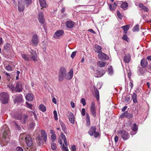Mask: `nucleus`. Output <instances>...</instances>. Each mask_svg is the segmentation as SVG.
<instances>
[{
    "label": "nucleus",
    "instance_id": "1",
    "mask_svg": "<svg viewBox=\"0 0 151 151\" xmlns=\"http://www.w3.org/2000/svg\"><path fill=\"white\" fill-rule=\"evenodd\" d=\"M1 132L3 133L2 137L4 140L6 142L9 141V136L10 132L8 130V128L6 126L5 127L4 126L1 129Z\"/></svg>",
    "mask_w": 151,
    "mask_h": 151
},
{
    "label": "nucleus",
    "instance_id": "2",
    "mask_svg": "<svg viewBox=\"0 0 151 151\" xmlns=\"http://www.w3.org/2000/svg\"><path fill=\"white\" fill-rule=\"evenodd\" d=\"M66 69L64 67L60 68L58 75L59 81H61L63 80L66 76Z\"/></svg>",
    "mask_w": 151,
    "mask_h": 151
},
{
    "label": "nucleus",
    "instance_id": "3",
    "mask_svg": "<svg viewBox=\"0 0 151 151\" xmlns=\"http://www.w3.org/2000/svg\"><path fill=\"white\" fill-rule=\"evenodd\" d=\"M9 99V96L7 93L4 92L0 93V100L2 104H7Z\"/></svg>",
    "mask_w": 151,
    "mask_h": 151
},
{
    "label": "nucleus",
    "instance_id": "4",
    "mask_svg": "<svg viewBox=\"0 0 151 151\" xmlns=\"http://www.w3.org/2000/svg\"><path fill=\"white\" fill-rule=\"evenodd\" d=\"M41 132L42 137L38 135L37 137L38 139L40 142L44 141L46 142L47 139V133L45 130H41Z\"/></svg>",
    "mask_w": 151,
    "mask_h": 151
},
{
    "label": "nucleus",
    "instance_id": "5",
    "mask_svg": "<svg viewBox=\"0 0 151 151\" xmlns=\"http://www.w3.org/2000/svg\"><path fill=\"white\" fill-rule=\"evenodd\" d=\"M96 109L94 102H92L90 107V111L91 114L94 117H95L96 115Z\"/></svg>",
    "mask_w": 151,
    "mask_h": 151
},
{
    "label": "nucleus",
    "instance_id": "6",
    "mask_svg": "<svg viewBox=\"0 0 151 151\" xmlns=\"http://www.w3.org/2000/svg\"><path fill=\"white\" fill-rule=\"evenodd\" d=\"M118 133L121 135L122 137L124 140L127 139L129 137V134L125 130H119L118 131Z\"/></svg>",
    "mask_w": 151,
    "mask_h": 151
},
{
    "label": "nucleus",
    "instance_id": "7",
    "mask_svg": "<svg viewBox=\"0 0 151 151\" xmlns=\"http://www.w3.org/2000/svg\"><path fill=\"white\" fill-rule=\"evenodd\" d=\"M25 140L26 144L28 147H30L32 145V140L30 135L27 134Z\"/></svg>",
    "mask_w": 151,
    "mask_h": 151
},
{
    "label": "nucleus",
    "instance_id": "8",
    "mask_svg": "<svg viewBox=\"0 0 151 151\" xmlns=\"http://www.w3.org/2000/svg\"><path fill=\"white\" fill-rule=\"evenodd\" d=\"M31 42L35 46H36L37 45L39 40L38 37L37 35H34L32 36Z\"/></svg>",
    "mask_w": 151,
    "mask_h": 151
},
{
    "label": "nucleus",
    "instance_id": "9",
    "mask_svg": "<svg viewBox=\"0 0 151 151\" xmlns=\"http://www.w3.org/2000/svg\"><path fill=\"white\" fill-rule=\"evenodd\" d=\"M98 57L102 61L108 60L109 59V57L107 55L102 52L99 53Z\"/></svg>",
    "mask_w": 151,
    "mask_h": 151
},
{
    "label": "nucleus",
    "instance_id": "10",
    "mask_svg": "<svg viewBox=\"0 0 151 151\" xmlns=\"http://www.w3.org/2000/svg\"><path fill=\"white\" fill-rule=\"evenodd\" d=\"M124 117L130 119L132 118V114L129 113L128 111H125L119 117L122 118Z\"/></svg>",
    "mask_w": 151,
    "mask_h": 151
},
{
    "label": "nucleus",
    "instance_id": "11",
    "mask_svg": "<svg viewBox=\"0 0 151 151\" xmlns=\"http://www.w3.org/2000/svg\"><path fill=\"white\" fill-rule=\"evenodd\" d=\"M22 96L21 94H19L17 95L15 97L14 100V103L16 102H21L23 101Z\"/></svg>",
    "mask_w": 151,
    "mask_h": 151
},
{
    "label": "nucleus",
    "instance_id": "12",
    "mask_svg": "<svg viewBox=\"0 0 151 151\" xmlns=\"http://www.w3.org/2000/svg\"><path fill=\"white\" fill-rule=\"evenodd\" d=\"M44 14L42 12H40L38 13V20L41 24H43L45 22V19L44 17Z\"/></svg>",
    "mask_w": 151,
    "mask_h": 151
},
{
    "label": "nucleus",
    "instance_id": "13",
    "mask_svg": "<svg viewBox=\"0 0 151 151\" xmlns=\"http://www.w3.org/2000/svg\"><path fill=\"white\" fill-rule=\"evenodd\" d=\"M15 92H20L22 91V84L20 82L17 83L15 87Z\"/></svg>",
    "mask_w": 151,
    "mask_h": 151
},
{
    "label": "nucleus",
    "instance_id": "14",
    "mask_svg": "<svg viewBox=\"0 0 151 151\" xmlns=\"http://www.w3.org/2000/svg\"><path fill=\"white\" fill-rule=\"evenodd\" d=\"M75 23L72 21L70 20L67 21L65 22V25L67 27L69 28H73L74 26Z\"/></svg>",
    "mask_w": 151,
    "mask_h": 151
},
{
    "label": "nucleus",
    "instance_id": "15",
    "mask_svg": "<svg viewBox=\"0 0 151 151\" xmlns=\"http://www.w3.org/2000/svg\"><path fill=\"white\" fill-rule=\"evenodd\" d=\"M73 70L71 69L67 74L66 73V76L65 78L68 80H70L72 79L73 76Z\"/></svg>",
    "mask_w": 151,
    "mask_h": 151
},
{
    "label": "nucleus",
    "instance_id": "16",
    "mask_svg": "<svg viewBox=\"0 0 151 151\" xmlns=\"http://www.w3.org/2000/svg\"><path fill=\"white\" fill-rule=\"evenodd\" d=\"M96 127L91 126L88 132V134L91 136H93L96 131Z\"/></svg>",
    "mask_w": 151,
    "mask_h": 151
},
{
    "label": "nucleus",
    "instance_id": "17",
    "mask_svg": "<svg viewBox=\"0 0 151 151\" xmlns=\"http://www.w3.org/2000/svg\"><path fill=\"white\" fill-rule=\"evenodd\" d=\"M141 65L143 68L147 67L148 62L147 60L144 58L142 59L141 61Z\"/></svg>",
    "mask_w": 151,
    "mask_h": 151
},
{
    "label": "nucleus",
    "instance_id": "18",
    "mask_svg": "<svg viewBox=\"0 0 151 151\" xmlns=\"http://www.w3.org/2000/svg\"><path fill=\"white\" fill-rule=\"evenodd\" d=\"M86 125L87 127H89L90 126V116L88 113H86Z\"/></svg>",
    "mask_w": 151,
    "mask_h": 151
},
{
    "label": "nucleus",
    "instance_id": "19",
    "mask_svg": "<svg viewBox=\"0 0 151 151\" xmlns=\"http://www.w3.org/2000/svg\"><path fill=\"white\" fill-rule=\"evenodd\" d=\"M68 117L69 121L72 124H74V114L73 113L70 112L68 116Z\"/></svg>",
    "mask_w": 151,
    "mask_h": 151
},
{
    "label": "nucleus",
    "instance_id": "20",
    "mask_svg": "<svg viewBox=\"0 0 151 151\" xmlns=\"http://www.w3.org/2000/svg\"><path fill=\"white\" fill-rule=\"evenodd\" d=\"M33 95L32 93H29L27 94L26 98L28 101H30L33 100Z\"/></svg>",
    "mask_w": 151,
    "mask_h": 151
},
{
    "label": "nucleus",
    "instance_id": "21",
    "mask_svg": "<svg viewBox=\"0 0 151 151\" xmlns=\"http://www.w3.org/2000/svg\"><path fill=\"white\" fill-rule=\"evenodd\" d=\"M94 89L96 98L97 100H99V91L96 87H94Z\"/></svg>",
    "mask_w": 151,
    "mask_h": 151
},
{
    "label": "nucleus",
    "instance_id": "22",
    "mask_svg": "<svg viewBox=\"0 0 151 151\" xmlns=\"http://www.w3.org/2000/svg\"><path fill=\"white\" fill-rule=\"evenodd\" d=\"M28 116L26 114H24L23 116H22V123L23 124H25L28 119Z\"/></svg>",
    "mask_w": 151,
    "mask_h": 151
},
{
    "label": "nucleus",
    "instance_id": "23",
    "mask_svg": "<svg viewBox=\"0 0 151 151\" xmlns=\"http://www.w3.org/2000/svg\"><path fill=\"white\" fill-rule=\"evenodd\" d=\"M138 127L135 123L133 124V135H134L137 133Z\"/></svg>",
    "mask_w": 151,
    "mask_h": 151
},
{
    "label": "nucleus",
    "instance_id": "24",
    "mask_svg": "<svg viewBox=\"0 0 151 151\" xmlns=\"http://www.w3.org/2000/svg\"><path fill=\"white\" fill-rule=\"evenodd\" d=\"M60 124L62 127V129L65 133H67V130L66 129V127L65 124L61 121L60 120Z\"/></svg>",
    "mask_w": 151,
    "mask_h": 151
},
{
    "label": "nucleus",
    "instance_id": "25",
    "mask_svg": "<svg viewBox=\"0 0 151 151\" xmlns=\"http://www.w3.org/2000/svg\"><path fill=\"white\" fill-rule=\"evenodd\" d=\"M130 58L131 56L130 54L126 55L124 58V60L126 63H129L130 61Z\"/></svg>",
    "mask_w": 151,
    "mask_h": 151
},
{
    "label": "nucleus",
    "instance_id": "26",
    "mask_svg": "<svg viewBox=\"0 0 151 151\" xmlns=\"http://www.w3.org/2000/svg\"><path fill=\"white\" fill-rule=\"evenodd\" d=\"M39 2L40 5L42 8H45L46 7L47 4L45 0H39Z\"/></svg>",
    "mask_w": 151,
    "mask_h": 151
},
{
    "label": "nucleus",
    "instance_id": "27",
    "mask_svg": "<svg viewBox=\"0 0 151 151\" xmlns=\"http://www.w3.org/2000/svg\"><path fill=\"white\" fill-rule=\"evenodd\" d=\"M139 6L143 10L145 11L148 12L149 11L148 8L146 7L142 3L139 4Z\"/></svg>",
    "mask_w": 151,
    "mask_h": 151
},
{
    "label": "nucleus",
    "instance_id": "28",
    "mask_svg": "<svg viewBox=\"0 0 151 151\" xmlns=\"http://www.w3.org/2000/svg\"><path fill=\"white\" fill-rule=\"evenodd\" d=\"M22 58L24 60L27 61H31V59L29 57V55L24 54H22L21 55Z\"/></svg>",
    "mask_w": 151,
    "mask_h": 151
},
{
    "label": "nucleus",
    "instance_id": "29",
    "mask_svg": "<svg viewBox=\"0 0 151 151\" xmlns=\"http://www.w3.org/2000/svg\"><path fill=\"white\" fill-rule=\"evenodd\" d=\"M104 73V72L101 73V72L98 70H96L95 73V76L96 77H101L103 76Z\"/></svg>",
    "mask_w": 151,
    "mask_h": 151
},
{
    "label": "nucleus",
    "instance_id": "30",
    "mask_svg": "<svg viewBox=\"0 0 151 151\" xmlns=\"http://www.w3.org/2000/svg\"><path fill=\"white\" fill-rule=\"evenodd\" d=\"M24 9V6L19 2L18 4V9L19 12H23Z\"/></svg>",
    "mask_w": 151,
    "mask_h": 151
},
{
    "label": "nucleus",
    "instance_id": "31",
    "mask_svg": "<svg viewBox=\"0 0 151 151\" xmlns=\"http://www.w3.org/2000/svg\"><path fill=\"white\" fill-rule=\"evenodd\" d=\"M95 52L99 53L101 52V47L99 45H96L95 46Z\"/></svg>",
    "mask_w": 151,
    "mask_h": 151
},
{
    "label": "nucleus",
    "instance_id": "32",
    "mask_svg": "<svg viewBox=\"0 0 151 151\" xmlns=\"http://www.w3.org/2000/svg\"><path fill=\"white\" fill-rule=\"evenodd\" d=\"M61 135L62 139L63 140L64 142V143L65 145L67 146V139L66 137L63 132H61Z\"/></svg>",
    "mask_w": 151,
    "mask_h": 151
},
{
    "label": "nucleus",
    "instance_id": "33",
    "mask_svg": "<svg viewBox=\"0 0 151 151\" xmlns=\"http://www.w3.org/2000/svg\"><path fill=\"white\" fill-rule=\"evenodd\" d=\"M14 118L17 120H22V114H16L14 116Z\"/></svg>",
    "mask_w": 151,
    "mask_h": 151
},
{
    "label": "nucleus",
    "instance_id": "34",
    "mask_svg": "<svg viewBox=\"0 0 151 151\" xmlns=\"http://www.w3.org/2000/svg\"><path fill=\"white\" fill-rule=\"evenodd\" d=\"M129 25H127L121 27V28L124 30V33H127V30L129 27Z\"/></svg>",
    "mask_w": 151,
    "mask_h": 151
},
{
    "label": "nucleus",
    "instance_id": "35",
    "mask_svg": "<svg viewBox=\"0 0 151 151\" xmlns=\"http://www.w3.org/2000/svg\"><path fill=\"white\" fill-rule=\"evenodd\" d=\"M39 109L41 111L43 112H45L46 110L45 106L43 104L40 105Z\"/></svg>",
    "mask_w": 151,
    "mask_h": 151
},
{
    "label": "nucleus",
    "instance_id": "36",
    "mask_svg": "<svg viewBox=\"0 0 151 151\" xmlns=\"http://www.w3.org/2000/svg\"><path fill=\"white\" fill-rule=\"evenodd\" d=\"M64 33V32L61 30H58L56 31L55 33V35L57 36L60 37Z\"/></svg>",
    "mask_w": 151,
    "mask_h": 151
},
{
    "label": "nucleus",
    "instance_id": "37",
    "mask_svg": "<svg viewBox=\"0 0 151 151\" xmlns=\"http://www.w3.org/2000/svg\"><path fill=\"white\" fill-rule=\"evenodd\" d=\"M121 7L124 10H126L128 7V4L126 2H123L122 4Z\"/></svg>",
    "mask_w": 151,
    "mask_h": 151
},
{
    "label": "nucleus",
    "instance_id": "38",
    "mask_svg": "<svg viewBox=\"0 0 151 151\" xmlns=\"http://www.w3.org/2000/svg\"><path fill=\"white\" fill-rule=\"evenodd\" d=\"M98 66L100 67H104L105 65V63L101 61H99L97 62Z\"/></svg>",
    "mask_w": 151,
    "mask_h": 151
},
{
    "label": "nucleus",
    "instance_id": "39",
    "mask_svg": "<svg viewBox=\"0 0 151 151\" xmlns=\"http://www.w3.org/2000/svg\"><path fill=\"white\" fill-rule=\"evenodd\" d=\"M139 26L138 24L135 25L133 28V32H138L139 30Z\"/></svg>",
    "mask_w": 151,
    "mask_h": 151
},
{
    "label": "nucleus",
    "instance_id": "40",
    "mask_svg": "<svg viewBox=\"0 0 151 151\" xmlns=\"http://www.w3.org/2000/svg\"><path fill=\"white\" fill-rule=\"evenodd\" d=\"M29 56H30V57H29V58H30L31 60L32 59L33 60L35 61H37V55H29Z\"/></svg>",
    "mask_w": 151,
    "mask_h": 151
},
{
    "label": "nucleus",
    "instance_id": "41",
    "mask_svg": "<svg viewBox=\"0 0 151 151\" xmlns=\"http://www.w3.org/2000/svg\"><path fill=\"white\" fill-rule=\"evenodd\" d=\"M27 134H26L25 133L21 134L19 138H20L22 140H24L25 139L26 136H27Z\"/></svg>",
    "mask_w": 151,
    "mask_h": 151
},
{
    "label": "nucleus",
    "instance_id": "42",
    "mask_svg": "<svg viewBox=\"0 0 151 151\" xmlns=\"http://www.w3.org/2000/svg\"><path fill=\"white\" fill-rule=\"evenodd\" d=\"M137 96L136 93H133V101L134 103H136L137 102Z\"/></svg>",
    "mask_w": 151,
    "mask_h": 151
},
{
    "label": "nucleus",
    "instance_id": "43",
    "mask_svg": "<svg viewBox=\"0 0 151 151\" xmlns=\"http://www.w3.org/2000/svg\"><path fill=\"white\" fill-rule=\"evenodd\" d=\"M51 149L54 150H56L57 146L56 143L54 142H52L51 144Z\"/></svg>",
    "mask_w": 151,
    "mask_h": 151
},
{
    "label": "nucleus",
    "instance_id": "44",
    "mask_svg": "<svg viewBox=\"0 0 151 151\" xmlns=\"http://www.w3.org/2000/svg\"><path fill=\"white\" fill-rule=\"evenodd\" d=\"M29 149V151H35L36 150V147L35 146L32 145V146L30 147V148H27Z\"/></svg>",
    "mask_w": 151,
    "mask_h": 151
},
{
    "label": "nucleus",
    "instance_id": "45",
    "mask_svg": "<svg viewBox=\"0 0 151 151\" xmlns=\"http://www.w3.org/2000/svg\"><path fill=\"white\" fill-rule=\"evenodd\" d=\"M25 4L27 7L32 2V0H24Z\"/></svg>",
    "mask_w": 151,
    "mask_h": 151
},
{
    "label": "nucleus",
    "instance_id": "46",
    "mask_svg": "<svg viewBox=\"0 0 151 151\" xmlns=\"http://www.w3.org/2000/svg\"><path fill=\"white\" fill-rule=\"evenodd\" d=\"M122 38L124 40H125L127 42H128L129 41V39L127 35L126 34L124 35L122 37Z\"/></svg>",
    "mask_w": 151,
    "mask_h": 151
},
{
    "label": "nucleus",
    "instance_id": "47",
    "mask_svg": "<svg viewBox=\"0 0 151 151\" xmlns=\"http://www.w3.org/2000/svg\"><path fill=\"white\" fill-rule=\"evenodd\" d=\"M126 102L127 103H129L131 101V99L130 98L129 96H127L125 97V100Z\"/></svg>",
    "mask_w": 151,
    "mask_h": 151
},
{
    "label": "nucleus",
    "instance_id": "48",
    "mask_svg": "<svg viewBox=\"0 0 151 151\" xmlns=\"http://www.w3.org/2000/svg\"><path fill=\"white\" fill-rule=\"evenodd\" d=\"M127 124L128 127H130L131 129H132V122L130 120L128 121Z\"/></svg>",
    "mask_w": 151,
    "mask_h": 151
},
{
    "label": "nucleus",
    "instance_id": "49",
    "mask_svg": "<svg viewBox=\"0 0 151 151\" xmlns=\"http://www.w3.org/2000/svg\"><path fill=\"white\" fill-rule=\"evenodd\" d=\"M117 14L118 18L121 19H122L123 16L119 10L117 11Z\"/></svg>",
    "mask_w": 151,
    "mask_h": 151
},
{
    "label": "nucleus",
    "instance_id": "50",
    "mask_svg": "<svg viewBox=\"0 0 151 151\" xmlns=\"http://www.w3.org/2000/svg\"><path fill=\"white\" fill-rule=\"evenodd\" d=\"M53 114L54 115V119L57 120L58 119V115L57 112L55 110L53 111Z\"/></svg>",
    "mask_w": 151,
    "mask_h": 151
},
{
    "label": "nucleus",
    "instance_id": "51",
    "mask_svg": "<svg viewBox=\"0 0 151 151\" xmlns=\"http://www.w3.org/2000/svg\"><path fill=\"white\" fill-rule=\"evenodd\" d=\"M56 136L55 134H52L51 136V140L52 142H54V140L56 139Z\"/></svg>",
    "mask_w": 151,
    "mask_h": 151
},
{
    "label": "nucleus",
    "instance_id": "52",
    "mask_svg": "<svg viewBox=\"0 0 151 151\" xmlns=\"http://www.w3.org/2000/svg\"><path fill=\"white\" fill-rule=\"evenodd\" d=\"M81 102L83 106H85L86 104L85 99L84 98H82L81 100Z\"/></svg>",
    "mask_w": 151,
    "mask_h": 151
},
{
    "label": "nucleus",
    "instance_id": "53",
    "mask_svg": "<svg viewBox=\"0 0 151 151\" xmlns=\"http://www.w3.org/2000/svg\"><path fill=\"white\" fill-rule=\"evenodd\" d=\"M30 53L32 55H37L36 51L34 50H31V51H30Z\"/></svg>",
    "mask_w": 151,
    "mask_h": 151
},
{
    "label": "nucleus",
    "instance_id": "54",
    "mask_svg": "<svg viewBox=\"0 0 151 151\" xmlns=\"http://www.w3.org/2000/svg\"><path fill=\"white\" fill-rule=\"evenodd\" d=\"M108 5L110 10H114L115 9V7H114V6H112L111 4H108Z\"/></svg>",
    "mask_w": 151,
    "mask_h": 151
},
{
    "label": "nucleus",
    "instance_id": "55",
    "mask_svg": "<svg viewBox=\"0 0 151 151\" xmlns=\"http://www.w3.org/2000/svg\"><path fill=\"white\" fill-rule=\"evenodd\" d=\"M26 104L27 105V108H29V109H32V105L30 104L29 103H28L27 102H26Z\"/></svg>",
    "mask_w": 151,
    "mask_h": 151
},
{
    "label": "nucleus",
    "instance_id": "56",
    "mask_svg": "<svg viewBox=\"0 0 151 151\" xmlns=\"http://www.w3.org/2000/svg\"><path fill=\"white\" fill-rule=\"evenodd\" d=\"M16 151H24V150L22 147L19 146L16 147Z\"/></svg>",
    "mask_w": 151,
    "mask_h": 151
},
{
    "label": "nucleus",
    "instance_id": "57",
    "mask_svg": "<svg viewBox=\"0 0 151 151\" xmlns=\"http://www.w3.org/2000/svg\"><path fill=\"white\" fill-rule=\"evenodd\" d=\"M108 71L109 73L111 74L113 73V70L111 66L110 68H108Z\"/></svg>",
    "mask_w": 151,
    "mask_h": 151
},
{
    "label": "nucleus",
    "instance_id": "58",
    "mask_svg": "<svg viewBox=\"0 0 151 151\" xmlns=\"http://www.w3.org/2000/svg\"><path fill=\"white\" fill-rule=\"evenodd\" d=\"M86 112V111L85 109L83 108L82 109L81 114L82 116H84L85 115Z\"/></svg>",
    "mask_w": 151,
    "mask_h": 151
},
{
    "label": "nucleus",
    "instance_id": "59",
    "mask_svg": "<svg viewBox=\"0 0 151 151\" xmlns=\"http://www.w3.org/2000/svg\"><path fill=\"white\" fill-rule=\"evenodd\" d=\"M10 46V45L8 43L5 44L4 46V48L5 49H7L8 48H9Z\"/></svg>",
    "mask_w": 151,
    "mask_h": 151
},
{
    "label": "nucleus",
    "instance_id": "60",
    "mask_svg": "<svg viewBox=\"0 0 151 151\" xmlns=\"http://www.w3.org/2000/svg\"><path fill=\"white\" fill-rule=\"evenodd\" d=\"M6 70L9 71H12V70L11 66L9 65H8L7 66H6Z\"/></svg>",
    "mask_w": 151,
    "mask_h": 151
},
{
    "label": "nucleus",
    "instance_id": "61",
    "mask_svg": "<svg viewBox=\"0 0 151 151\" xmlns=\"http://www.w3.org/2000/svg\"><path fill=\"white\" fill-rule=\"evenodd\" d=\"M76 51H74L71 54V57L72 58H73L75 57V55H76Z\"/></svg>",
    "mask_w": 151,
    "mask_h": 151
},
{
    "label": "nucleus",
    "instance_id": "62",
    "mask_svg": "<svg viewBox=\"0 0 151 151\" xmlns=\"http://www.w3.org/2000/svg\"><path fill=\"white\" fill-rule=\"evenodd\" d=\"M14 125L16 126V128H17L18 129H19L20 127L19 125L15 121H14Z\"/></svg>",
    "mask_w": 151,
    "mask_h": 151
},
{
    "label": "nucleus",
    "instance_id": "63",
    "mask_svg": "<svg viewBox=\"0 0 151 151\" xmlns=\"http://www.w3.org/2000/svg\"><path fill=\"white\" fill-rule=\"evenodd\" d=\"M71 150L72 151H76V146L75 145H73L71 146Z\"/></svg>",
    "mask_w": 151,
    "mask_h": 151
},
{
    "label": "nucleus",
    "instance_id": "64",
    "mask_svg": "<svg viewBox=\"0 0 151 151\" xmlns=\"http://www.w3.org/2000/svg\"><path fill=\"white\" fill-rule=\"evenodd\" d=\"M99 135V134L98 132H96L94 133V137L96 138L98 137Z\"/></svg>",
    "mask_w": 151,
    "mask_h": 151
}]
</instances>
